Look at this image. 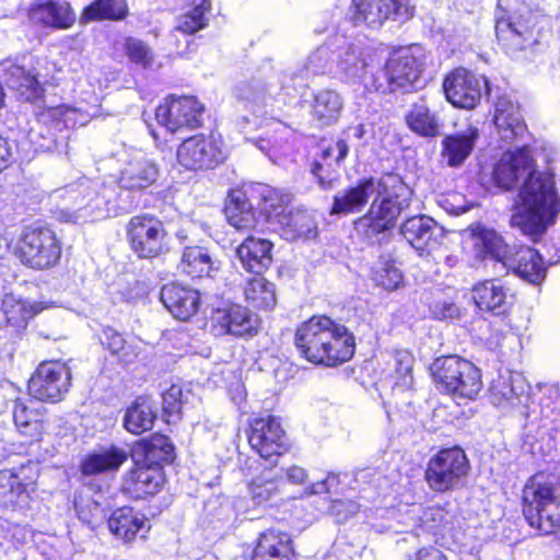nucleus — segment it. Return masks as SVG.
<instances>
[{
  "mask_svg": "<svg viewBox=\"0 0 560 560\" xmlns=\"http://www.w3.org/2000/svg\"><path fill=\"white\" fill-rule=\"evenodd\" d=\"M393 179L371 177L338 192L334 198L331 214L346 215L359 212L370 199H373L369 212L354 222L355 232L373 242L378 234L395 225L401 210L408 206L406 200H398V195L393 198L387 192L388 182Z\"/></svg>",
  "mask_w": 560,
  "mask_h": 560,
  "instance_id": "f257e3e1",
  "label": "nucleus"
},
{
  "mask_svg": "<svg viewBox=\"0 0 560 560\" xmlns=\"http://www.w3.org/2000/svg\"><path fill=\"white\" fill-rule=\"evenodd\" d=\"M560 211L555 177L534 170L522 182L515 200L511 223L535 238L541 235Z\"/></svg>",
  "mask_w": 560,
  "mask_h": 560,
  "instance_id": "f03ea898",
  "label": "nucleus"
},
{
  "mask_svg": "<svg viewBox=\"0 0 560 560\" xmlns=\"http://www.w3.org/2000/svg\"><path fill=\"white\" fill-rule=\"evenodd\" d=\"M300 354L314 364L336 366L349 361L355 349L354 337L327 316H313L295 332Z\"/></svg>",
  "mask_w": 560,
  "mask_h": 560,
  "instance_id": "7ed1b4c3",
  "label": "nucleus"
},
{
  "mask_svg": "<svg viewBox=\"0 0 560 560\" xmlns=\"http://www.w3.org/2000/svg\"><path fill=\"white\" fill-rule=\"evenodd\" d=\"M523 513L542 534L560 528V481L545 474L530 477L523 489Z\"/></svg>",
  "mask_w": 560,
  "mask_h": 560,
  "instance_id": "20e7f679",
  "label": "nucleus"
},
{
  "mask_svg": "<svg viewBox=\"0 0 560 560\" xmlns=\"http://www.w3.org/2000/svg\"><path fill=\"white\" fill-rule=\"evenodd\" d=\"M495 32L508 49L521 50L533 40L537 16L523 0H499L495 9Z\"/></svg>",
  "mask_w": 560,
  "mask_h": 560,
  "instance_id": "39448f33",
  "label": "nucleus"
},
{
  "mask_svg": "<svg viewBox=\"0 0 560 560\" xmlns=\"http://www.w3.org/2000/svg\"><path fill=\"white\" fill-rule=\"evenodd\" d=\"M423 57L420 46L397 50L389 57L384 69L371 79V83H366V90L386 93L415 86L423 70Z\"/></svg>",
  "mask_w": 560,
  "mask_h": 560,
  "instance_id": "423d86ee",
  "label": "nucleus"
},
{
  "mask_svg": "<svg viewBox=\"0 0 560 560\" xmlns=\"http://www.w3.org/2000/svg\"><path fill=\"white\" fill-rule=\"evenodd\" d=\"M431 371L440 388L454 398L475 399L482 388L480 371L459 357L438 358Z\"/></svg>",
  "mask_w": 560,
  "mask_h": 560,
  "instance_id": "0eeeda50",
  "label": "nucleus"
},
{
  "mask_svg": "<svg viewBox=\"0 0 560 560\" xmlns=\"http://www.w3.org/2000/svg\"><path fill=\"white\" fill-rule=\"evenodd\" d=\"M335 47V78L348 84H363L366 89V83L376 77L373 73L376 62L374 51L343 36H336Z\"/></svg>",
  "mask_w": 560,
  "mask_h": 560,
  "instance_id": "6e6552de",
  "label": "nucleus"
},
{
  "mask_svg": "<svg viewBox=\"0 0 560 560\" xmlns=\"http://www.w3.org/2000/svg\"><path fill=\"white\" fill-rule=\"evenodd\" d=\"M20 261L33 269H47L56 265L61 247L55 233L45 228H26L14 250Z\"/></svg>",
  "mask_w": 560,
  "mask_h": 560,
  "instance_id": "1a4fd4ad",
  "label": "nucleus"
},
{
  "mask_svg": "<svg viewBox=\"0 0 560 560\" xmlns=\"http://www.w3.org/2000/svg\"><path fill=\"white\" fill-rule=\"evenodd\" d=\"M468 470L469 462L462 448H444L430 458L425 480L434 491L445 492L458 488Z\"/></svg>",
  "mask_w": 560,
  "mask_h": 560,
  "instance_id": "9d476101",
  "label": "nucleus"
},
{
  "mask_svg": "<svg viewBox=\"0 0 560 560\" xmlns=\"http://www.w3.org/2000/svg\"><path fill=\"white\" fill-rule=\"evenodd\" d=\"M127 238L131 250L142 259H151L167 252V232L154 215L132 217L127 224Z\"/></svg>",
  "mask_w": 560,
  "mask_h": 560,
  "instance_id": "9b49d317",
  "label": "nucleus"
},
{
  "mask_svg": "<svg viewBox=\"0 0 560 560\" xmlns=\"http://www.w3.org/2000/svg\"><path fill=\"white\" fill-rule=\"evenodd\" d=\"M71 384V372L61 361L42 362L28 381V394L40 401L57 402Z\"/></svg>",
  "mask_w": 560,
  "mask_h": 560,
  "instance_id": "f8f14e48",
  "label": "nucleus"
},
{
  "mask_svg": "<svg viewBox=\"0 0 560 560\" xmlns=\"http://www.w3.org/2000/svg\"><path fill=\"white\" fill-rule=\"evenodd\" d=\"M412 14L407 0H353L349 18L353 25L378 28L388 19L406 21Z\"/></svg>",
  "mask_w": 560,
  "mask_h": 560,
  "instance_id": "ddd939ff",
  "label": "nucleus"
},
{
  "mask_svg": "<svg viewBox=\"0 0 560 560\" xmlns=\"http://www.w3.org/2000/svg\"><path fill=\"white\" fill-rule=\"evenodd\" d=\"M223 160L222 141L213 135L190 137L177 149L178 163L190 171L212 168Z\"/></svg>",
  "mask_w": 560,
  "mask_h": 560,
  "instance_id": "4468645a",
  "label": "nucleus"
},
{
  "mask_svg": "<svg viewBox=\"0 0 560 560\" xmlns=\"http://www.w3.org/2000/svg\"><path fill=\"white\" fill-rule=\"evenodd\" d=\"M203 106L194 96L170 97L155 110L158 122L171 132L197 128L201 124Z\"/></svg>",
  "mask_w": 560,
  "mask_h": 560,
  "instance_id": "2eb2a0df",
  "label": "nucleus"
},
{
  "mask_svg": "<svg viewBox=\"0 0 560 560\" xmlns=\"http://www.w3.org/2000/svg\"><path fill=\"white\" fill-rule=\"evenodd\" d=\"M74 112L66 106L49 107L40 112L30 128L28 140L35 151H52L58 148L59 137L69 127Z\"/></svg>",
  "mask_w": 560,
  "mask_h": 560,
  "instance_id": "dca6fc26",
  "label": "nucleus"
},
{
  "mask_svg": "<svg viewBox=\"0 0 560 560\" xmlns=\"http://www.w3.org/2000/svg\"><path fill=\"white\" fill-rule=\"evenodd\" d=\"M487 86L485 78L477 77L465 68H456L443 82L446 100L455 107L472 109L481 100Z\"/></svg>",
  "mask_w": 560,
  "mask_h": 560,
  "instance_id": "f3484780",
  "label": "nucleus"
},
{
  "mask_svg": "<svg viewBox=\"0 0 560 560\" xmlns=\"http://www.w3.org/2000/svg\"><path fill=\"white\" fill-rule=\"evenodd\" d=\"M72 201L71 213L67 221L86 222L101 220L109 214L107 201L95 189V184L90 179H83L66 190Z\"/></svg>",
  "mask_w": 560,
  "mask_h": 560,
  "instance_id": "a211bd4d",
  "label": "nucleus"
},
{
  "mask_svg": "<svg viewBox=\"0 0 560 560\" xmlns=\"http://www.w3.org/2000/svg\"><path fill=\"white\" fill-rule=\"evenodd\" d=\"M38 61L16 63L11 60L0 62V86L5 85L25 101H35L43 95Z\"/></svg>",
  "mask_w": 560,
  "mask_h": 560,
  "instance_id": "6ab92c4d",
  "label": "nucleus"
},
{
  "mask_svg": "<svg viewBox=\"0 0 560 560\" xmlns=\"http://www.w3.org/2000/svg\"><path fill=\"white\" fill-rule=\"evenodd\" d=\"M336 37L328 44L318 47L313 51L304 66L294 71H285L281 75V89L284 90L285 94L290 95L291 92H298L299 90L307 85V80L311 75L323 74L335 70V57L334 51Z\"/></svg>",
  "mask_w": 560,
  "mask_h": 560,
  "instance_id": "aec40b11",
  "label": "nucleus"
},
{
  "mask_svg": "<svg viewBox=\"0 0 560 560\" xmlns=\"http://www.w3.org/2000/svg\"><path fill=\"white\" fill-rule=\"evenodd\" d=\"M210 328L215 336H252L258 329V318L240 304H225L212 311Z\"/></svg>",
  "mask_w": 560,
  "mask_h": 560,
  "instance_id": "412c9836",
  "label": "nucleus"
},
{
  "mask_svg": "<svg viewBox=\"0 0 560 560\" xmlns=\"http://www.w3.org/2000/svg\"><path fill=\"white\" fill-rule=\"evenodd\" d=\"M535 166V161L527 147L506 151L493 164L491 182L495 187L509 190L517 182L524 180Z\"/></svg>",
  "mask_w": 560,
  "mask_h": 560,
  "instance_id": "4be33fe9",
  "label": "nucleus"
},
{
  "mask_svg": "<svg viewBox=\"0 0 560 560\" xmlns=\"http://www.w3.org/2000/svg\"><path fill=\"white\" fill-rule=\"evenodd\" d=\"M530 385L523 374L501 371L492 381L490 397L493 405L503 409L525 407L529 401Z\"/></svg>",
  "mask_w": 560,
  "mask_h": 560,
  "instance_id": "5701e85b",
  "label": "nucleus"
},
{
  "mask_svg": "<svg viewBox=\"0 0 560 560\" xmlns=\"http://www.w3.org/2000/svg\"><path fill=\"white\" fill-rule=\"evenodd\" d=\"M248 442L266 459L279 456L287 450L285 433L279 420L272 416L257 418L252 422Z\"/></svg>",
  "mask_w": 560,
  "mask_h": 560,
  "instance_id": "b1692460",
  "label": "nucleus"
},
{
  "mask_svg": "<svg viewBox=\"0 0 560 560\" xmlns=\"http://www.w3.org/2000/svg\"><path fill=\"white\" fill-rule=\"evenodd\" d=\"M30 467L0 470V506L16 509L27 504L30 493L35 490L33 476L27 475Z\"/></svg>",
  "mask_w": 560,
  "mask_h": 560,
  "instance_id": "393cba45",
  "label": "nucleus"
},
{
  "mask_svg": "<svg viewBox=\"0 0 560 560\" xmlns=\"http://www.w3.org/2000/svg\"><path fill=\"white\" fill-rule=\"evenodd\" d=\"M471 295L480 311L493 315H503L509 312L514 303V294L502 280L490 279L476 283Z\"/></svg>",
  "mask_w": 560,
  "mask_h": 560,
  "instance_id": "a878e982",
  "label": "nucleus"
},
{
  "mask_svg": "<svg viewBox=\"0 0 560 560\" xmlns=\"http://www.w3.org/2000/svg\"><path fill=\"white\" fill-rule=\"evenodd\" d=\"M163 483L161 466L137 463L125 476L122 490L133 499H145L156 494Z\"/></svg>",
  "mask_w": 560,
  "mask_h": 560,
  "instance_id": "bb28decb",
  "label": "nucleus"
},
{
  "mask_svg": "<svg viewBox=\"0 0 560 560\" xmlns=\"http://www.w3.org/2000/svg\"><path fill=\"white\" fill-rule=\"evenodd\" d=\"M28 18L35 23L56 30H68L75 22V14L69 2L57 0H33Z\"/></svg>",
  "mask_w": 560,
  "mask_h": 560,
  "instance_id": "cd10ccee",
  "label": "nucleus"
},
{
  "mask_svg": "<svg viewBox=\"0 0 560 560\" xmlns=\"http://www.w3.org/2000/svg\"><path fill=\"white\" fill-rule=\"evenodd\" d=\"M160 300L165 308L178 320H188L200 305L199 292L178 283H167L160 292Z\"/></svg>",
  "mask_w": 560,
  "mask_h": 560,
  "instance_id": "c85d7f7f",
  "label": "nucleus"
},
{
  "mask_svg": "<svg viewBox=\"0 0 560 560\" xmlns=\"http://www.w3.org/2000/svg\"><path fill=\"white\" fill-rule=\"evenodd\" d=\"M401 234L420 255H424L438 245L442 228L432 218L419 215L405 221Z\"/></svg>",
  "mask_w": 560,
  "mask_h": 560,
  "instance_id": "c756f323",
  "label": "nucleus"
},
{
  "mask_svg": "<svg viewBox=\"0 0 560 560\" xmlns=\"http://www.w3.org/2000/svg\"><path fill=\"white\" fill-rule=\"evenodd\" d=\"M107 524L110 533L125 542H130L137 537L144 538L150 529L147 517L129 506L115 510Z\"/></svg>",
  "mask_w": 560,
  "mask_h": 560,
  "instance_id": "7c9ffc66",
  "label": "nucleus"
},
{
  "mask_svg": "<svg viewBox=\"0 0 560 560\" xmlns=\"http://www.w3.org/2000/svg\"><path fill=\"white\" fill-rule=\"evenodd\" d=\"M348 153L349 147L345 140H338L323 149L320 160L315 161L311 168L322 188L332 187L338 179V170Z\"/></svg>",
  "mask_w": 560,
  "mask_h": 560,
  "instance_id": "2f4dec72",
  "label": "nucleus"
},
{
  "mask_svg": "<svg viewBox=\"0 0 560 560\" xmlns=\"http://www.w3.org/2000/svg\"><path fill=\"white\" fill-rule=\"evenodd\" d=\"M478 139L479 130L471 125L447 135L441 142V156L450 167H459L471 154Z\"/></svg>",
  "mask_w": 560,
  "mask_h": 560,
  "instance_id": "473e14b6",
  "label": "nucleus"
},
{
  "mask_svg": "<svg viewBox=\"0 0 560 560\" xmlns=\"http://www.w3.org/2000/svg\"><path fill=\"white\" fill-rule=\"evenodd\" d=\"M159 176L156 164L142 152H136L120 172L118 183L125 189H144Z\"/></svg>",
  "mask_w": 560,
  "mask_h": 560,
  "instance_id": "72a5a7b5",
  "label": "nucleus"
},
{
  "mask_svg": "<svg viewBox=\"0 0 560 560\" xmlns=\"http://www.w3.org/2000/svg\"><path fill=\"white\" fill-rule=\"evenodd\" d=\"M503 266L533 284H539L546 276L542 257L530 247H520L515 253L511 252Z\"/></svg>",
  "mask_w": 560,
  "mask_h": 560,
  "instance_id": "f704fd0d",
  "label": "nucleus"
},
{
  "mask_svg": "<svg viewBox=\"0 0 560 560\" xmlns=\"http://www.w3.org/2000/svg\"><path fill=\"white\" fill-rule=\"evenodd\" d=\"M468 231L472 246L479 256L483 258L490 257L495 261L502 262V265L509 258L511 248L494 230L476 223L471 224Z\"/></svg>",
  "mask_w": 560,
  "mask_h": 560,
  "instance_id": "c9c22d12",
  "label": "nucleus"
},
{
  "mask_svg": "<svg viewBox=\"0 0 560 560\" xmlns=\"http://www.w3.org/2000/svg\"><path fill=\"white\" fill-rule=\"evenodd\" d=\"M493 121L499 136L504 141L522 137L526 131L518 106L506 96L499 97L497 101Z\"/></svg>",
  "mask_w": 560,
  "mask_h": 560,
  "instance_id": "e433bc0d",
  "label": "nucleus"
},
{
  "mask_svg": "<svg viewBox=\"0 0 560 560\" xmlns=\"http://www.w3.org/2000/svg\"><path fill=\"white\" fill-rule=\"evenodd\" d=\"M249 196L257 199L260 211L275 225H277L280 215L288 212V207L291 202L290 194L265 184L249 186Z\"/></svg>",
  "mask_w": 560,
  "mask_h": 560,
  "instance_id": "4c0bfd02",
  "label": "nucleus"
},
{
  "mask_svg": "<svg viewBox=\"0 0 560 560\" xmlns=\"http://www.w3.org/2000/svg\"><path fill=\"white\" fill-rule=\"evenodd\" d=\"M272 243L268 240L247 237L237 247V257L244 269L260 275L271 265Z\"/></svg>",
  "mask_w": 560,
  "mask_h": 560,
  "instance_id": "58836bf2",
  "label": "nucleus"
},
{
  "mask_svg": "<svg viewBox=\"0 0 560 560\" xmlns=\"http://www.w3.org/2000/svg\"><path fill=\"white\" fill-rule=\"evenodd\" d=\"M278 232L288 241L313 240L317 225L313 215L304 210H289L278 219Z\"/></svg>",
  "mask_w": 560,
  "mask_h": 560,
  "instance_id": "ea45409f",
  "label": "nucleus"
},
{
  "mask_svg": "<svg viewBox=\"0 0 560 560\" xmlns=\"http://www.w3.org/2000/svg\"><path fill=\"white\" fill-rule=\"evenodd\" d=\"M293 557L291 537L282 532L268 530L259 536L252 560H292Z\"/></svg>",
  "mask_w": 560,
  "mask_h": 560,
  "instance_id": "a19ab883",
  "label": "nucleus"
},
{
  "mask_svg": "<svg viewBox=\"0 0 560 560\" xmlns=\"http://www.w3.org/2000/svg\"><path fill=\"white\" fill-rule=\"evenodd\" d=\"M128 459L125 450L117 446L101 447L89 454L81 464L83 475H97L116 471Z\"/></svg>",
  "mask_w": 560,
  "mask_h": 560,
  "instance_id": "79ce46f5",
  "label": "nucleus"
},
{
  "mask_svg": "<svg viewBox=\"0 0 560 560\" xmlns=\"http://www.w3.org/2000/svg\"><path fill=\"white\" fill-rule=\"evenodd\" d=\"M342 106L339 93L328 89L319 90L313 95L311 116L319 126H330L338 120Z\"/></svg>",
  "mask_w": 560,
  "mask_h": 560,
  "instance_id": "37998d69",
  "label": "nucleus"
},
{
  "mask_svg": "<svg viewBox=\"0 0 560 560\" xmlns=\"http://www.w3.org/2000/svg\"><path fill=\"white\" fill-rule=\"evenodd\" d=\"M47 307L48 305L43 302L25 300L14 294H5L2 300L4 317L16 328L25 327L31 318Z\"/></svg>",
  "mask_w": 560,
  "mask_h": 560,
  "instance_id": "c03bdc74",
  "label": "nucleus"
},
{
  "mask_svg": "<svg viewBox=\"0 0 560 560\" xmlns=\"http://www.w3.org/2000/svg\"><path fill=\"white\" fill-rule=\"evenodd\" d=\"M249 188L246 191L232 190L225 206V215L229 223L236 230L255 228L256 219L253 205L248 200Z\"/></svg>",
  "mask_w": 560,
  "mask_h": 560,
  "instance_id": "a18cd8bd",
  "label": "nucleus"
},
{
  "mask_svg": "<svg viewBox=\"0 0 560 560\" xmlns=\"http://www.w3.org/2000/svg\"><path fill=\"white\" fill-rule=\"evenodd\" d=\"M156 411L153 401L148 397H138L127 408L124 416V428L132 434H141L153 428Z\"/></svg>",
  "mask_w": 560,
  "mask_h": 560,
  "instance_id": "49530a36",
  "label": "nucleus"
},
{
  "mask_svg": "<svg viewBox=\"0 0 560 560\" xmlns=\"http://www.w3.org/2000/svg\"><path fill=\"white\" fill-rule=\"evenodd\" d=\"M405 119L409 129L421 137L433 138L440 133V118L424 102L412 104Z\"/></svg>",
  "mask_w": 560,
  "mask_h": 560,
  "instance_id": "de8ad7c7",
  "label": "nucleus"
},
{
  "mask_svg": "<svg viewBox=\"0 0 560 560\" xmlns=\"http://www.w3.org/2000/svg\"><path fill=\"white\" fill-rule=\"evenodd\" d=\"M128 13L126 0H95L84 8L80 22L88 24L103 20H122Z\"/></svg>",
  "mask_w": 560,
  "mask_h": 560,
  "instance_id": "09e8293b",
  "label": "nucleus"
},
{
  "mask_svg": "<svg viewBox=\"0 0 560 560\" xmlns=\"http://www.w3.org/2000/svg\"><path fill=\"white\" fill-rule=\"evenodd\" d=\"M182 271L191 278L210 276L214 270V261L205 247H186L180 261Z\"/></svg>",
  "mask_w": 560,
  "mask_h": 560,
  "instance_id": "8fccbe9b",
  "label": "nucleus"
},
{
  "mask_svg": "<svg viewBox=\"0 0 560 560\" xmlns=\"http://www.w3.org/2000/svg\"><path fill=\"white\" fill-rule=\"evenodd\" d=\"M244 294L246 301L256 308L270 310L277 302L275 284L260 275L246 282Z\"/></svg>",
  "mask_w": 560,
  "mask_h": 560,
  "instance_id": "3c124183",
  "label": "nucleus"
},
{
  "mask_svg": "<svg viewBox=\"0 0 560 560\" xmlns=\"http://www.w3.org/2000/svg\"><path fill=\"white\" fill-rule=\"evenodd\" d=\"M283 483L282 475L273 469H266L254 478L248 486L252 500L255 504H262L278 494Z\"/></svg>",
  "mask_w": 560,
  "mask_h": 560,
  "instance_id": "603ef678",
  "label": "nucleus"
},
{
  "mask_svg": "<svg viewBox=\"0 0 560 560\" xmlns=\"http://www.w3.org/2000/svg\"><path fill=\"white\" fill-rule=\"evenodd\" d=\"M144 462L149 465L161 466V463L171 462L174 458V447L164 435L153 436L143 445Z\"/></svg>",
  "mask_w": 560,
  "mask_h": 560,
  "instance_id": "864d4df0",
  "label": "nucleus"
},
{
  "mask_svg": "<svg viewBox=\"0 0 560 560\" xmlns=\"http://www.w3.org/2000/svg\"><path fill=\"white\" fill-rule=\"evenodd\" d=\"M125 51L128 59L143 68L153 69L155 65V55L152 48L141 39L129 37L125 43Z\"/></svg>",
  "mask_w": 560,
  "mask_h": 560,
  "instance_id": "5fc2aeb1",
  "label": "nucleus"
},
{
  "mask_svg": "<svg viewBox=\"0 0 560 560\" xmlns=\"http://www.w3.org/2000/svg\"><path fill=\"white\" fill-rule=\"evenodd\" d=\"M211 4L208 0H202L200 4L196 5L192 10L183 14L177 22L176 28L186 34H194L195 32L203 28L208 23L207 14L209 13Z\"/></svg>",
  "mask_w": 560,
  "mask_h": 560,
  "instance_id": "6e6d98bb",
  "label": "nucleus"
},
{
  "mask_svg": "<svg viewBox=\"0 0 560 560\" xmlns=\"http://www.w3.org/2000/svg\"><path fill=\"white\" fill-rule=\"evenodd\" d=\"M101 341L113 354L118 355L125 362L131 361L136 355L133 349L124 337L110 327L103 329Z\"/></svg>",
  "mask_w": 560,
  "mask_h": 560,
  "instance_id": "4d7b16f0",
  "label": "nucleus"
},
{
  "mask_svg": "<svg viewBox=\"0 0 560 560\" xmlns=\"http://www.w3.org/2000/svg\"><path fill=\"white\" fill-rule=\"evenodd\" d=\"M396 364V381L394 388L398 390L409 389L413 384L412 364L413 357L406 350H400L395 353Z\"/></svg>",
  "mask_w": 560,
  "mask_h": 560,
  "instance_id": "13d9d810",
  "label": "nucleus"
},
{
  "mask_svg": "<svg viewBox=\"0 0 560 560\" xmlns=\"http://www.w3.org/2000/svg\"><path fill=\"white\" fill-rule=\"evenodd\" d=\"M373 279L377 285L386 290H394L401 283L402 276L394 262L382 261L373 269Z\"/></svg>",
  "mask_w": 560,
  "mask_h": 560,
  "instance_id": "bf43d9fd",
  "label": "nucleus"
},
{
  "mask_svg": "<svg viewBox=\"0 0 560 560\" xmlns=\"http://www.w3.org/2000/svg\"><path fill=\"white\" fill-rule=\"evenodd\" d=\"M234 95L240 102L244 103V107H249L255 114H260L266 105L265 92L248 83L236 86Z\"/></svg>",
  "mask_w": 560,
  "mask_h": 560,
  "instance_id": "052dcab7",
  "label": "nucleus"
},
{
  "mask_svg": "<svg viewBox=\"0 0 560 560\" xmlns=\"http://www.w3.org/2000/svg\"><path fill=\"white\" fill-rule=\"evenodd\" d=\"M23 409L18 411L16 416V429L19 433L25 438V443H33L40 441L43 435L47 431V422L45 420L33 419L31 422H26Z\"/></svg>",
  "mask_w": 560,
  "mask_h": 560,
  "instance_id": "680f3d73",
  "label": "nucleus"
},
{
  "mask_svg": "<svg viewBox=\"0 0 560 560\" xmlns=\"http://www.w3.org/2000/svg\"><path fill=\"white\" fill-rule=\"evenodd\" d=\"M187 396L188 393L184 394L180 385L173 384L162 395L164 412L168 416L178 415L182 407L187 401Z\"/></svg>",
  "mask_w": 560,
  "mask_h": 560,
  "instance_id": "e2e57ef3",
  "label": "nucleus"
},
{
  "mask_svg": "<svg viewBox=\"0 0 560 560\" xmlns=\"http://www.w3.org/2000/svg\"><path fill=\"white\" fill-rule=\"evenodd\" d=\"M540 407L544 418L551 419L560 415V394L557 387L548 386L545 388Z\"/></svg>",
  "mask_w": 560,
  "mask_h": 560,
  "instance_id": "0e129e2a",
  "label": "nucleus"
},
{
  "mask_svg": "<svg viewBox=\"0 0 560 560\" xmlns=\"http://www.w3.org/2000/svg\"><path fill=\"white\" fill-rule=\"evenodd\" d=\"M359 508V504L352 500H335L330 503L329 513L340 523L355 515Z\"/></svg>",
  "mask_w": 560,
  "mask_h": 560,
  "instance_id": "69168bd1",
  "label": "nucleus"
},
{
  "mask_svg": "<svg viewBox=\"0 0 560 560\" xmlns=\"http://www.w3.org/2000/svg\"><path fill=\"white\" fill-rule=\"evenodd\" d=\"M431 313L436 319H453L459 315V308L452 302H436L431 307Z\"/></svg>",
  "mask_w": 560,
  "mask_h": 560,
  "instance_id": "338daca9",
  "label": "nucleus"
},
{
  "mask_svg": "<svg viewBox=\"0 0 560 560\" xmlns=\"http://www.w3.org/2000/svg\"><path fill=\"white\" fill-rule=\"evenodd\" d=\"M407 560H447L446 556L438 548H421Z\"/></svg>",
  "mask_w": 560,
  "mask_h": 560,
  "instance_id": "774afa93",
  "label": "nucleus"
}]
</instances>
